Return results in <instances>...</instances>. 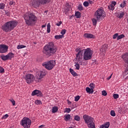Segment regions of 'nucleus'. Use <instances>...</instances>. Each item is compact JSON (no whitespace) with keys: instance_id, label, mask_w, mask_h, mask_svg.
<instances>
[{"instance_id":"nucleus-34","label":"nucleus","mask_w":128,"mask_h":128,"mask_svg":"<svg viewBox=\"0 0 128 128\" xmlns=\"http://www.w3.org/2000/svg\"><path fill=\"white\" fill-rule=\"evenodd\" d=\"M124 13L122 12V13H120V14L117 16L118 18H124Z\"/></svg>"},{"instance_id":"nucleus-28","label":"nucleus","mask_w":128,"mask_h":128,"mask_svg":"<svg viewBox=\"0 0 128 128\" xmlns=\"http://www.w3.org/2000/svg\"><path fill=\"white\" fill-rule=\"evenodd\" d=\"M47 32L50 34V24L48 23L47 25Z\"/></svg>"},{"instance_id":"nucleus-39","label":"nucleus","mask_w":128,"mask_h":128,"mask_svg":"<svg viewBox=\"0 0 128 128\" xmlns=\"http://www.w3.org/2000/svg\"><path fill=\"white\" fill-rule=\"evenodd\" d=\"M35 104H42V101H40V100H36L35 101Z\"/></svg>"},{"instance_id":"nucleus-20","label":"nucleus","mask_w":128,"mask_h":128,"mask_svg":"<svg viewBox=\"0 0 128 128\" xmlns=\"http://www.w3.org/2000/svg\"><path fill=\"white\" fill-rule=\"evenodd\" d=\"M70 10V5L68 4H66L65 8V12H68Z\"/></svg>"},{"instance_id":"nucleus-33","label":"nucleus","mask_w":128,"mask_h":128,"mask_svg":"<svg viewBox=\"0 0 128 128\" xmlns=\"http://www.w3.org/2000/svg\"><path fill=\"white\" fill-rule=\"evenodd\" d=\"M124 38V34H122L120 36H118L117 38V40H122V38Z\"/></svg>"},{"instance_id":"nucleus-37","label":"nucleus","mask_w":128,"mask_h":128,"mask_svg":"<svg viewBox=\"0 0 128 128\" xmlns=\"http://www.w3.org/2000/svg\"><path fill=\"white\" fill-rule=\"evenodd\" d=\"M66 30L65 29H63L62 30V32H60L61 34H62V36L63 38H64V35L66 34Z\"/></svg>"},{"instance_id":"nucleus-62","label":"nucleus","mask_w":128,"mask_h":128,"mask_svg":"<svg viewBox=\"0 0 128 128\" xmlns=\"http://www.w3.org/2000/svg\"><path fill=\"white\" fill-rule=\"evenodd\" d=\"M45 12H46V11H45Z\"/></svg>"},{"instance_id":"nucleus-59","label":"nucleus","mask_w":128,"mask_h":128,"mask_svg":"<svg viewBox=\"0 0 128 128\" xmlns=\"http://www.w3.org/2000/svg\"><path fill=\"white\" fill-rule=\"evenodd\" d=\"M125 76H128V73L126 72Z\"/></svg>"},{"instance_id":"nucleus-52","label":"nucleus","mask_w":128,"mask_h":128,"mask_svg":"<svg viewBox=\"0 0 128 128\" xmlns=\"http://www.w3.org/2000/svg\"><path fill=\"white\" fill-rule=\"evenodd\" d=\"M116 110H117L118 112H119V113L122 112V110H120V108H117Z\"/></svg>"},{"instance_id":"nucleus-43","label":"nucleus","mask_w":128,"mask_h":128,"mask_svg":"<svg viewBox=\"0 0 128 128\" xmlns=\"http://www.w3.org/2000/svg\"><path fill=\"white\" fill-rule=\"evenodd\" d=\"M108 95V93L106 92V91L103 90L102 91V96H106Z\"/></svg>"},{"instance_id":"nucleus-58","label":"nucleus","mask_w":128,"mask_h":128,"mask_svg":"<svg viewBox=\"0 0 128 128\" xmlns=\"http://www.w3.org/2000/svg\"><path fill=\"white\" fill-rule=\"evenodd\" d=\"M72 17L74 18V15H72V16H70V20H72Z\"/></svg>"},{"instance_id":"nucleus-26","label":"nucleus","mask_w":128,"mask_h":128,"mask_svg":"<svg viewBox=\"0 0 128 128\" xmlns=\"http://www.w3.org/2000/svg\"><path fill=\"white\" fill-rule=\"evenodd\" d=\"M58 110V106H54L52 108V112L53 114H56V112Z\"/></svg>"},{"instance_id":"nucleus-12","label":"nucleus","mask_w":128,"mask_h":128,"mask_svg":"<svg viewBox=\"0 0 128 128\" xmlns=\"http://www.w3.org/2000/svg\"><path fill=\"white\" fill-rule=\"evenodd\" d=\"M8 46L5 44H0V54H5L8 52Z\"/></svg>"},{"instance_id":"nucleus-1","label":"nucleus","mask_w":128,"mask_h":128,"mask_svg":"<svg viewBox=\"0 0 128 128\" xmlns=\"http://www.w3.org/2000/svg\"><path fill=\"white\" fill-rule=\"evenodd\" d=\"M58 52V48L54 46V42H49L44 46L42 50L43 54L48 58L52 56Z\"/></svg>"},{"instance_id":"nucleus-9","label":"nucleus","mask_w":128,"mask_h":128,"mask_svg":"<svg viewBox=\"0 0 128 128\" xmlns=\"http://www.w3.org/2000/svg\"><path fill=\"white\" fill-rule=\"evenodd\" d=\"M32 120L26 117L24 118L21 121V126H22L24 128H30Z\"/></svg>"},{"instance_id":"nucleus-5","label":"nucleus","mask_w":128,"mask_h":128,"mask_svg":"<svg viewBox=\"0 0 128 128\" xmlns=\"http://www.w3.org/2000/svg\"><path fill=\"white\" fill-rule=\"evenodd\" d=\"M83 118L88 128H96V124L94 122V118L85 114L83 116Z\"/></svg>"},{"instance_id":"nucleus-16","label":"nucleus","mask_w":128,"mask_h":128,"mask_svg":"<svg viewBox=\"0 0 128 128\" xmlns=\"http://www.w3.org/2000/svg\"><path fill=\"white\" fill-rule=\"evenodd\" d=\"M108 50V44H104L102 45V48L100 49L101 52H106Z\"/></svg>"},{"instance_id":"nucleus-45","label":"nucleus","mask_w":128,"mask_h":128,"mask_svg":"<svg viewBox=\"0 0 128 128\" xmlns=\"http://www.w3.org/2000/svg\"><path fill=\"white\" fill-rule=\"evenodd\" d=\"M10 6H14L16 5V2L14 1H10L9 3Z\"/></svg>"},{"instance_id":"nucleus-8","label":"nucleus","mask_w":128,"mask_h":128,"mask_svg":"<svg viewBox=\"0 0 128 128\" xmlns=\"http://www.w3.org/2000/svg\"><path fill=\"white\" fill-rule=\"evenodd\" d=\"M42 66H44L48 70H52L54 68V66H56V61L52 60L44 62L42 64Z\"/></svg>"},{"instance_id":"nucleus-48","label":"nucleus","mask_w":128,"mask_h":128,"mask_svg":"<svg viewBox=\"0 0 128 128\" xmlns=\"http://www.w3.org/2000/svg\"><path fill=\"white\" fill-rule=\"evenodd\" d=\"M10 100L12 102L13 106H16V101L14 99Z\"/></svg>"},{"instance_id":"nucleus-60","label":"nucleus","mask_w":128,"mask_h":128,"mask_svg":"<svg viewBox=\"0 0 128 128\" xmlns=\"http://www.w3.org/2000/svg\"><path fill=\"white\" fill-rule=\"evenodd\" d=\"M68 104H72V102H70V101H68Z\"/></svg>"},{"instance_id":"nucleus-13","label":"nucleus","mask_w":128,"mask_h":128,"mask_svg":"<svg viewBox=\"0 0 128 128\" xmlns=\"http://www.w3.org/2000/svg\"><path fill=\"white\" fill-rule=\"evenodd\" d=\"M32 96H37L41 98V96H42V93L40 90H36L32 92Z\"/></svg>"},{"instance_id":"nucleus-54","label":"nucleus","mask_w":128,"mask_h":128,"mask_svg":"<svg viewBox=\"0 0 128 128\" xmlns=\"http://www.w3.org/2000/svg\"><path fill=\"white\" fill-rule=\"evenodd\" d=\"M8 118V114H5L4 116V118Z\"/></svg>"},{"instance_id":"nucleus-30","label":"nucleus","mask_w":128,"mask_h":128,"mask_svg":"<svg viewBox=\"0 0 128 128\" xmlns=\"http://www.w3.org/2000/svg\"><path fill=\"white\" fill-rule=\"evenodd\" d=\"M74 119L75 120H76L77 122H80V116L76 115L74 116Z\"/></svg>"},{"instance_id":"nucleus-35","label":"nucleus","mask_w":128,"mask_h":128,"mask_svg":"<svg viewBox=\"0 0 128 128\" xmlns=\"http://www.w3.org/2000/svg\"><path fill=\"white\" fill-rule=\"evenodd\" d=\"M26 48V46L24 45H18L17 46L18 50H20V48Z\"/></svg>"},{"instance_id":"nucleus-56","label":"nucleus","mask_w":128,"mask_h":128,"mask_svg":"<svg viewBox=\"0 0 128 128\" xmlns=\"http://www.w3.org/2000/svg\"><path fill=\"white\" fill-rule=\"evenodd\" d=\"M80 51V50L78 49V48H76V52H78Z\"/></svg>"},{"instance_id":"nucleus-47","label":"nucleus","mask_w":128,"mask_h":128,"mask_svg":"<svg viewBox=\"0 0 128 128\" xmlns=\"http://www.w3.org/2000/svg\"><path fill=\"white\" fill-rule=\"evenodd\" d=\"M118 33L115 34L113 36L114 40H116V38H118Z\"/></svg>"},{"instance_id":"nucleus-41","label":"nucleus","mask_w":128,"mask_h":128,"mask_svg":"<svg viewBox=\"0 0 128 128\" xmlns=\"http://www.w3.org/2000/svg\"><path fill=\"white\" fill-rule=\"evenodd\" d=\"M110 116H116V112H114V110H112L110 111Z\"/></svg>"},{"instance_id":"nucleus-53","label":"nucleus","mask_w":128,"mask_h":128,"mask_svg":"<svg viewBox=\"0 0 128 128\" xmlns=\"http://www.w3.org/2000/svg\"><path fill=\"white\" fill-rule=\"evenodd\" d=\"M44 126H44V125H41V126H38V128H44Z\"/></svg>"},{"instance_id":"nucleus-17","label":"nucleus","mask_w":128,"mask_h":128,"mask_svg":"<svg viewBox=\"0 0 128 128\" xmlns=\"http://www.w3.org/2000/svg\"><path fill=\"white\" fill-rule=\"evenodd\" d=\"M84 38H94L95 36L94 35L90 34H84Z\"/></svg>"},{"instance_id":"nucleus-51","label":"nucleus","mask_w":128,"mask_h":128,"mask_svg":"<svg viewBox=\"0 0 128 128\" xmlns=\"http://www.w3.org/2000/svg\"><path fill=\"white\" fill-rule=\"evenodd\" d=\"M62 24V21H60L56 24V26H60Z\"/></svg>"},{"instance_id":"nucleus-32","label":"nucleus","mask_w":128,"mask_h":128,"mask_svg":"<svg viewBox=\"0 0 128 128\" xmlns=\"http://www.w3.org/2000/svg\"><path fill=\"white\" fill-rule=\"evenodd\" d=\"M98 20L96 18H92V22L93 24V26H96V24L98 22Z\"/></svg>"},{"instance_id":"nucleus-10","label":"nucleus","mask_w":128,"mask_h":128,"mask_svg":"<svg viewBox=\"0 0 128 128\" xmlns=\"http://www.w3.org/2000/svg\"><path fill=\"white\" fill-rule=\"evenodd\" d=\"M94 16L97 19V20H100L102 18H104L106 17V15L104 14V10L102 9L98 10L94 14Z\"/></svg>"},{"instance_id":"nucleus-4","label":"nucleus","mask_w":128,"mask_h":128,"mask_svg":"<svg viewBox=\"0 0 128 128\" xmlns=\"http://www.w3.org/2000/svg\"><path fill=\"white\" fill-rule=\"evenodd\" d=\"M83 54H84V60H92V50L90 48H87L86 49H84L79 51L76 54L77 57L78 56H82Z\"/></svg>"},{"instance_id":"nucleus-23","label":"nucleus","mask_w":128,"mask_h":128,"mask_svg":"<svg viewBox=\"0 0 128 128\" xmlns=\"http://www.w3.org/2000/svg\"><path fill=\"white\" fill-rule=\"evenodd\" d=\"M7 56H8V60H12V58L14 56V54L12 52H10L7 54Z\"/></svg>"},{"instance_id":"nucleus-19","label":"nucleus","mask_w":128,"mask_h":128,"mask_svg":"<svg viewBox=\"0 0 128 128\" xmlns=\"http://www.w3.org/2000/svg\"><path fill=\"white\" fill-rule=\"evenodd\" d=\"M70 72L73 76H78V74H76V72H74L72 68H70Z\"/></svg>"},{"instance_id":"nucleus-14","label":"nucleus","mask_w":128,"mask_h":128,"mask_svg":"<svg viewBox=\"0 0 128 128\" xmlns=\"http://www.w3.org/2000/svg\"><path fill=\"white\" fill-rule=\"evenodd\" d=\"M116 4V2L115 1H112V4L108 6V9L110 10H114V6Z\"/></svg>"},{"instance_id":"nucleus-63","label":"nucleus","mask_w":128,"mask_h":128,"mask_svg":"<svg viewBox=\"0 0 128 128\" xmlns=\"http://www.w3.org/2000/svg\"><path fill=\"white\" fill-rule=\"evenodd\" d=\"M45 12H46V11H45Z\"/></svg>"},{"instance_id":"nucleus-29","label":"nucleus","mask_w":128,"mask_h":128,"mask_svg":"<svg viewBox=\"0 0 128 128\" xmlns=\"http://www.w3.org/2000/svg\"><path fill=\"white\" fill-rule=\"evenodd\" d=\"M89 86L92 89V90H94V88H96V85H94V84L92 83V84H90L89 85Z\"/></svg>"},{"instance_id":"nucleus-21","label":"nucleus","mask_w":128,"mask_h":128,"mask_svg":"<svg viewBox=\"0 0 128 128\" xmlns=\"http://www.w3.org/2000/svg\"><path fill=\"white\" fill-rule=\"evenodd\" d=\"M75 16H76V18H80L82 17V14L78 11L76 12L75 13Z\"/></svg>"},{"instance_id":"nucleus-2","label":"nucleus","mask_w":128,"mask_h":128,"mask_svg":"<svg viewBox=\"0 0 128 128\" xmlns=\"http://www.w3.org/2000/svg\"><path fill=\"white\" fill-rule=\"evenodd\" d=\"M23 18L26 24L28 26H32L38 20V18L36 16L34 13H26L24 15Z\"/></svg>"},{"instance_id":"nucleus-38","label":"nucleus","mask_w":128,"mask_h":128,"mask_svg":"<svg viewBox=\"0 0 128 128\" xmlns=\"http://www.w3.org/2000/svg\"><path fill=\"white\" fill-rule=\"evenodd\" d=\"M78 10H84V7H82V4H79L78 7Z\"/></svg>"},{"instance_id":"nucleus-27","label":"nucleus","mask_w":128,"mask_h":128,"mask_svg":"<svg viewBox=\"0 0 128 128\" xmlns=\"http://www.w3.org/2000/svg\"><path fill=\"white\" fill-rule=\"evenodd\" d=\"M126 5V0H124L123 2H122L120 5V8H124V6Z\"/></svg>"},{"instance_id":"nucleus-11","label":"nucleus","mask_w":128,"mask_h":128,"mask_svg":"<svg viewBox=\"0 0 128 128\" xmlns=\"http://www.w3.org/2000/svg\"><path fill=\"white\" fill-rule=\"evenodd\" d=\"M24 80L27 84H32L36 80V78H34V76L32 74H27L25 76Z\"/></svg>"},{"instance_id":"nucleus-55","label":"nucleus","mask_w":128,"mask_h":128,"mask_svg":"<svg viewBox=\"0 0 128 128\" xmlns=\"http://www.w3.org/2000/svg\"><path fill=\"white\" fill-rule=\"evenodd\" d=\"M112 74L109 77L107 78V80H110L112 78Z\"/></svg>"},{"instance_id":"nucleus-7","label":"nucleus","mask_w":128,"mask_h":128,"mask_svg":"<svg viewBox=\"0 0 128 128\" xmlns=\"http://www.w3.org/2000/svg\"><path fill=\"white\" fill-rule=\"evenodd\" d=\"M46 74V72L44 70H42L40 72L36 73V82H42V78H44Z\"/></svg>"},{"instance_id":"nucleus-15","label":"nucleus","mask_w":128,"mask_h":128,"mask_svg":"<svg viewBox=\"0 0 128 128\" xmlns=\"http://www.w3.org/2000/svg\"><path fill=\"white\" fill-rule=\"evenodd\" d=\"M76 59L79 62L80 64V66H82V55H78L77 57V55L76 54Z\"/></svg>"},{"instance_id":"nucleus-24","label":"nucleus","mask_w":128,"mask_h":128,"mask_svg":"<svg viewBox=\"0 0 128 128\" xmlns=\"http://www.w3.org/2000/svg\"><path fill=\"white\" fill-rule=\"evenodd\" d=\"M0 58H1L2 60H8V55L4 56V54H2L0 56Z\"/></svg>"},{"instance_id":"nucleus-49","label":"nucleus","mask_w":128,"mask_h":128,"mask_svg":"<svg viewBox=\"0 0 128 128\" xmlns=\"http://www.w3.org/2000/svg\"><path fill=\"white\" fill-rule=\"evenodd\" d=\"M88 2H84V6H86H86H88Z\"/></svg>"},{"instance_id":"nucleus-57","label":"nucleus","mask_w":128,"mask_h":128,"mask_svg":"<svg viewBox=\"0 0 128 128\" xmlns=\"http://www.w3.org/2000/svg\"><path fill=\"white\" fill-rule=\"evenodd\" d=\"M88 4H92V0H88Z\"/></svg>"},{"instance_id":"nucleus-44","label":"nucleus","mask_w":128,"mask_h":128,"mask_svg":"<svg viewBox=\"0 0 128 128\" xmlns=\"http://www.w3.org/2000/svg\"><path fill=\"white\" fill-rule=\"evenodd\" d=\"M0 74H4V69L2 66H0Z\"/></svg>"},{"instance_id":"nucleus-18","label":"nucleus","mask_w":128,"mask_h":128,"mask_svg":"<svg viewBox=\"0 0 128 128\" xmlns=\"http://www.w3.org/2000/svg\"><path fill=\"white\" fill-rule=\"evenodd\" d=\"M110 122H106L104 124L100 126V128H110Z\"/></svg>"},{"instance_id":"nucleus-3","label":"nucleus","mask_w":128,"mask_h":128,"mask_svg":"<svg viewBox=\"0 0 128 128\" xmlns=\"http://www.w3.org/2000/svg\"><path fill=\"white\" fill-rule=\"evenodd\" d=\"M18 22L16 20L6 22L2 26V30H3V32H10L18 26Z\"/></svg>"},{"instance_id":"nucleus-64","label":"nucleus","mask_w":128,"mask_h":128,"mask_svg":"<svg viewBox=\"0 0 128 128\" xmlns=\"http://www.w3.org/2000/svg\"><path fill=\"white\" fill-rule=\"evenodd\" d=\"M34 44H36V43L34 42Z\"/></svg>"},{"instance_id":"nucleus-25","label":"nucleus","mask_w":128,"mask_h":128,"mask_svg":"<svg viewBox=\"0 0 128 128\" xmlns=\"http://www.w3.org/2000/svg\"><path fill=\"white\" fill-rule=\"evenodd\" d=\"M86 92L88 94H94V90H92V88L88 87L86 88Z\"/></svg>"},{"instance_id":"nucleus-61","label":"nucleus","mask_w":128,"mask_h":128,"mask_svg":"<svg viewBox=\"0 0 128 128\" xmlns=\"http://www.w3.org/2000/svg\"><path fill=\"white\" fill-rule=\"evenodd\" d=\"M42 28H46V25H42Z\"/></svg>"},{"instance_id":"nucleus-6","label":"nucleus","mask_w":128,"mask_h":128,"mask_svg":"<svg viewBox=\"0 0 128 128\" xmlns=\"http://www.w3.org/2000/svg\"><path fill=\"white\" fill-rule=\"evenodd\" d=\"M50 2V0H34L32 2V6L35 8H38L40 4H46Z\"/></svg>"},{"instance_id":"nucleus-46","label":"nucleus","mask_w":128,"mask_h":128,"mask_svg":"<svg viewBox=\"0 0 128 128\" xmlns=\"http://www.w3.org/2000/svg\"><path fill=\"white\" fill-rule=\"evenodd\" d=\"M118 94H114L113 97L115 100H116V98H118Z\"/></svg>"},{"instance_id":"nucleus-42","label":"nucleus","mask_w":128,"mask_h":128,"mask_svg":"<svg viewBox=\"0 0 128 128\" xmlns=\"http://www.w3.org/2000/svg\"><path fill=\"white\" fill-rule=\"evenodd\" d=\"M80 98V96H77L74 98L75 102H78Z\"/></svg>"},{"instance_id":"nucleus-36","label":"nucleus","mask_w":128,"mask_h":128,"mask_svg":"<svg viewBox=\"0 0 128 128\" xmlns=\"http://www.w3.org/2000/svg\"><path fill=\"white\" fill-rule=\"evenodd\" d=\"M6 6V4L4 3L0 4V10H4Z\"/></svg>"},{"instance_id":"nucleus-22","label":"nucleus","mask_w":128,"mask_h":128,"mask_svg":"<svg viewBox=\"0 0 128 128\" xmlns=\"http://www.w3.org/2000/svg\"><path fill=\"white\" fill-rule=\"evenodd\" d=\"M64 120H66V122H68V120H70V114H66V115H64Z\"/></svg>"},{"instance_id":"nucleus-31","label":"nucleus","mask_w":128,"mask_h":128,"mask_svg":"<svg viewBox=\"0 0 128 128\" xmlns=\"http://www.w3.org/2000/svg\"><path fill=\"white\" fill-rule=\"evenodd\" d=\"M56 40H60V38H62L63 36L62 35H56L54 36Z\"/></svg>"},{"instance_id":"nucleus-40","label":"nucleus","mask_w":128,"mask_h":128,"mask_svg":"<svg viewBox=\"0 0 128 128\" xmlns=\"http://www.w3.org/2000/svg\"><path fill=\"white\" fill-rule=\"evenodd\" d=\"M75 66L76 70H80V64H78V62H75Z\"/></svg>"},{"instance_id":"nucleus-50","label":"nucleus","mask_w":128,"mask_h":128,"mask_svg":"<svg viewBox=\"0 0 128 128\" xmlns=\"http://www.w3.org/2000/svg\"><path fill=\"white\" fill-rule=\"evenodd\" d=\"M70 108H66V112H68V114H70Z\"/></svg>"}]
</instances>
